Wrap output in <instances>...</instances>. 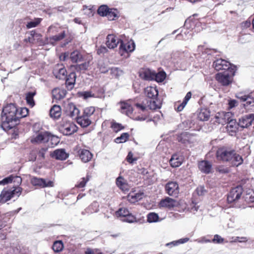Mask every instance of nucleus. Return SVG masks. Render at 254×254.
Instances as JSON below:
<instances>
[{"mask_svg":"<svg viewBox=\"0 0 254 254\" xmlns=\"http://www.w3.org/2000/svg\"><path fill=\"white\" fill-rule=\"evenodd\" d=\"M53 73L56 78L65 79L67 76V71L63 64H56L53 69Z\"/></svg>","mask_w":254,"mask_h":254,"instance_id":"9d476101","label":"nucleus"},{"mask_svg":"<svg viewBox=\"0 0 254 254\" xmlns=\"http://www.w3.org/2000/svg\"><path fill=\"white\" fill-rule=\"evenodd\" d=\"M189 241V238H184L180 239L177 241H173L170 243H168L166 244L167 246L173 245V246H177L181 244H184L187 243Z\"/></svg>","mask_w":254,"mask_h":254,"instance_id":"603ef678","label":"nucleus"},{"mask_svg":"<svg viewBox=\"0 0 254 254\" xmlns=\"http://www.w3.org/2000/svg\"><path fill=\"white\" fill-rule=\"evenodd\" d=\"M135 49V44L132 41H128L127 43H123L122 41L119 48V51L121 56H123L124 52L128 53L134 51Z\"/></svg>","mask_w":254,"mask_h":254,"instance_id":"ddd939ff","label":"nucleus"},{"mask_svg":"<svg viewBox=\"0 0 254 254\" xmlns=\"http://www.w3.org/2000/svg\"><path fill=\"white\" fill-rule=\"evenodd\" d=\"M66 84L68 86H71V88H72L73 85L74 84L76 79V75L74 72L70 73L68 76H66Z\"/></svg>","mask_w":254,"mask_h":254,"instance_id":"c9c22d12","label":"nucleus"},{"mask_svg":"<svg viewBox=\"0 0 254 254\" xmlns=\"http://www.w3.org/2000/svg\"><path fill=\"white\" fill-rule=\"evenodd\" d=\"M12 182L16 183V185H18L21 183L22 179L19 176H10L0 181V185H5Z\"/></svg>","mask_w":254,"mask_h":254,"instance_id":"bb28decb","label":"nucleus"},{"mask_svg":"<svg viewBox=\"0 0 254 254\" xmlns=\"http://www.w3.org/2000/svg\"><path fill=\"white\" fill-rule=\"evenodd\" d=\"M82 95L84 99L94 97V94L91 91H85L82 93Z\"/></svg>","mask_w":254,"mask_h":254,"instance_id":"680f3d73","label":"nucleus"},{"mask_svg":"<svg viewBox=\"0 0 254 254\" xmlns=\"http://www.w3.org/2000/svg\"><path fill=\"white\" fill-rule=\"evenodd\" d=\"M142 193H129L127 196V199L131 203L141 199L142 198Z\"/></svg>","mask_w":254,"mask_h":254,"instance_id":"e433bc0d","label":"nucleus"},{"mask_svg":"<svg viewBox=\"0 0 254 254\" xmlns=\"http://www.w3.org/2000/svg\"><path fill=\"white\" fill-rule=\"evenodd\" d=\"M227 124H228L227 126V131L229 133H231V134L232 135L233 133L236 132L238 124H237L236 121L234 119V117H232Z\"/></svg>","mask_w":254,"mask_h":254,"instance_id":"cd10ccee","label":"nucleus"},{"mask_svg":"<svg viewBox=\"0 0 254 254\" xmlns=\"http://www.w3.org/2000/svg\"><path fill=\"white\" fill-rule=\"evenodd\" d=\"M22 189L20 187L12 189H4L0 194V202L5 203L10 200L14 196H19L21 193Z\"/></svg>","mask_w":254,"mask_h":254,"instance_id":"20e7f679","label":"nucleus"},{"mask_svg":"<svg viewBox=\"0 0 254 254\" xmlns=\"http://www.w3.org/2000/svg\"><path fill=\"white\" fill-rule=\"evenodd\" d=\"M213 65L216 70H230V64L224 60L220 59L216 60L213 63Z\"/></svg>","mask_w":254,"mask_h":254,"instance_id":"a211bd4d","label":"nucleus"},{"mask_svg":"<svg viewBox=\"0 0 254 254\" xmlns=\"http://www.w3.org/2000/svg\"><path fill=\"white\" fill-rule=\"evenodd\" d=\"M210 117V112L206 109H201L197 114L198 120L201 121H207Z\"/></svg>","mask_w":254,"mask_h":254,"instance_id":"2f4dec72","label":"nucleus"},{"mask_svg":"<svg viewBox=\"0 0 254 254\" xmlns=\"http://www.w3.org/2000/svg\"><path fill=\"white\" fill-rule=\"evenodd\" d=\"M50 137L49 133L47 131H39L33 135L31 138L33 143H41L48 141Z\"/></svg>","mask_w":254,"mask_h":254,"instance_id":"1a4fd4ad","label":"nucleus"},{"mask_svg":"<svg viewBox=\"0 0 254 254\" xmlns=\"http://www.w3.org/2000/svg\"><path fill=\"white\" fill-rule=\"evenodd\" d=\"M92 153L88 150L82 149L79 152L80 158L83 162L89 161L92 158Z\"/></svg>","mask_w":254,"mask_h":254,"instance_id":"c85d7f7f","label":"nucleus"},{"mask_svg":"<svg viewBox=\"0 0 254 254\" xmlns=\"http://www.w3.org/2000/svg\"><path fill=\"white\" fill-rule=\"evenodd\" d=\"M66 93V91L64 89L56 88L52 90L53 97L56 100H61L64 98Z\"/></svg>","mask_w":254,"mask_h":254,"instance_id":"a878e982","label":"nucleus"},{"mask_svg":"<svg viewBox=\"0 0 254 254\" xmlns=\"http://www.w3.org/2000/svg\"><path fill=\"white\" fill-rule=\"evenodd\" d=\"M111 127L116 132L124 128V127L122 125L114 121L111 122Z\"/></svg>","mask_w":254,"mask_h":254,"instance_id":"8fccbe9b","label":"nucleus"},{"mask_svg":"<svg viewBox=\"0 0 254 254\" xmlns=\"http://www.w3.org/2000/svg\"><path fill=\"white\" fill-rule=\"evenodd\" d=\"M218 160L229 162L233 166H238L242 164L243 159L235 150L225 147L219 148L216 153Z\"/></svg>","mask_w":254,"mask_h":254,"instance_id":"f03ea898","label":"nucleus"},{"mask_svg":"<svg viewBox=\"0 0 254 254\" xmlns=\"http://www.w3.org/2000/svg\"><path fill=\"white\" fill-rule=\"evenodd\" d=\"M212 242L216 244H222L223 243H228V241H225V240L222 238L219 235H215L214 236V238L212 240Z\"/></svg>","mask_w":254,"mask_h":254,"instance_id":"864d4df0","label":"nucleus"},{"mask_svg":"<svg viewBox=\"0 0 254 254\" xmlns=\"http://www.w3.org/2000/svg\"><path fill=\"white\" fill-rule=\"evenodd\" d=\"M183 160V157L181 155L175 154L172 155L170 163L172 167H178L182 164Z\"/></svg>","mask_w":254,"mask_h":254,"instance_id":"b1692460","label":"nucleus"},{"mask_svg":"<svg viewBox=\"0 0 254 254\" xmlns=\"http://www.w3.org/2000/svg\"><path fill=\"white\" fill-rule=\"evenodd\" d=\"M70 59L73 63L80 62L82 59V56L78 51H74L71 53Z\"/></svg>","mask_w":254,"mask_h":254,"instance_id":"72a5a7b5","label":"nucleus"},{"mask_svg":"<svg viewBox=\"0 0 254 254\" xmlns=\"http://www.w3.org/2000/svg\"><path fill=\"white\" fill-rule=\"evenodd\" d=\"M50 116L54 119H59L61 116V108L59 105H54L50 111Z\"/></svg>","mask_w":254,"mask_h":254,"instance_id":"c756f323","label":"nucleus"},{"mask_svg":"<svg viewBox=\"0 0 254 254\" xmlns=\"http://www.w3.org/2000/svg\"><path fill=\"white\" fill-rule=\"evenodd\" d=\"M48 148H42L40 149L38 153V156L39 158L44 159L45 157V153H46Z\"/></svg>","mask_w":254,"mask_h":254,"instance_id":"13d9d810","label":"nucleus"},{"mask_svg":"<svg viewBox=\"0 0 254 254\" xmlns=\"http://www.w3.org/2000/svg\"><path fill=\"white\" fill-rule=\"evenodd\" d=\"M105 16H107L109 20H113L118 16V11L115 9H109Z\"/></svg>","mask_w":254,"mask_h":254,"instance_id":"a19ab883","label":"nucleus"},{"mask_svg":"<svg viewBox=\"0 0 254 254\" xmlns=\"http://www.w3.org/2000/svg\"><path fill=\"white\" fill-rule=\"evenodd\" d=\"M238 103L237 101L235 100H230L229 101L228 103V108L232 109L234 107L237 106Z\"/></svg>","mask_w":254,"mask_h":254,"instance_id":"052dcab7","label":"nucleus"},{"mask_svg":"<svg viewBox=\"0 0 254 254\" xmlns=\"http://www.w3.org/2000/svg\"><path fill=\"white\" fill-rule=\"evenodd\" d=\"M140 77L146 80H153L154 79V71L148 68L143 69L139 72Z\"/></svg>","mask_w":254,"mask_h":254,"instance_id":"5701e85b","label":"nucleus"},{"mask_svg":"<svg viewBox=\"0 0 254 254\" xmlns=\"http://www.w3.org/2000/svg\"><path fill=\"white\" fill-rule=\"evenodd\" d=\"M127 160L130 163H132L134 161L136 160V159L133 158V154L129 152L127 157Z\"/></svg>","mask_w":254,"mask_h":254,"instance_id":"0e129e2a","label":"nucleus"},{"mask_svg":"<svg viewBox=\"0 0 254 254\" xmlns=\"http://www.w3.org/2000/svg\"><path fill=\"white\" fill-rule=\"evenodd\" d=\"M196 191L199 195H202L205 192V190L203 187L200 186L196 189Z\"/></svg>","mask_w":254,"mask_h":254,"instance_id":"e2e57ef3","label":"nucleus"},{"mask_svg":"<svg viewBox=\"0 0 254 254\" xmlns=\"http://www.w3.org/2000/svg\"><path fill=\"white\" fill-rule=\"evenodd\" d=\"M242 191V188L241 186L232 189L228 195V201L229 203H232L239 199L241 196Z\"/></svg>","mask_w":254,"mask_h":254,"instance_id":"f8f14e48","label":"nucleus"},{"mask_svg":"<svg viewBox=\"0 0 254 254\" xmlns=\"http://www.w3.org/2000/svg\"><path fill=\"white\" fill-rule=\"evenodd\" d=\"M191 94L190 92L187 93V94H186V95L184 98L183 102L185 103V104H187L188 102L189 101V100L191 98Z\"/></svg>","mask_w":254,"mask_h":254,"instance_id":"774afa93","label":"nucleus"},{"mask_svg":"<svg viewBox=\"0 0 254 254\" xmlns=\"http://www.w3.org/2000/svg\"><path fill=\"white\" fill-rule=\"evenodd\" d=\"M28 109L26 108H22L19 111L17 109V115L18 120L20 118H24L27 116L28 114Z\"/></svg>","mask_w":254,"mask_h":254,"instance_id":"a18cd8bd","label":"nucleus"},{"mask_svg":"<svg viewBox=\"0 0 254 254\" xmlns=\"http://www.w3.org/2000/svg\"><path fill=\"white\" fill-rule=\"evenodd\" d=\"M36 94V92H29L26 95V100L28 105L31 107H33L35 105V102L33 99L34 96Z\"/></svg>","mask_w":254,"mask_h":254,"instance_id":"f704fd0d","label":"nucleus"},{"mask_svg":"<svg viewBox=\"0 0 254 254\" xmlns=\"http://www.w3.org/2000/svg\"><path fill=\"white\" fill-rule=\"evenodd\" d=\"M254 125V115L251 114L242 117L239 120L238 126L242 128L248 127Z\"/></svg>","mask_w":254,"mask_h":254,"instance_id":"dca6fc26","label":"nucleus"},{"mask_svg":"<svg viewBox=\"0 0 254 254\" xmlns=\"http://www.w3.org/2000/svg\"><path fill=\"white\" fill-rule=\"evenodd\" d=\"M236 97L242 101L245 102V103L244 104L245 108H248L249 106H254V99L250 96L239 93L236 95Z\"/></svg>","mask_w":254,"mask_h":254,"instance_id":"aec40b11","label":"nucleus"},{"mask_svg":"<svg viewBox=\"0 0 254 254\" xmlns=\"http://www.w3.org/2000/svg\"><path fill=\"white\" fill-rule=\"evenodd\" d=\"M144 94L147 97L151 99V100H150L149 104H148L147 107L140 104H136L135 106L138 108L142 111H145L147 108L151 110H155L161 107V102L157 99L158 95V91L156 87H147L144 89Z\"/></svg>","mask_w":254,"mask_h":254,"instance_id":"7ed1b4c3","label":"nucleus"},{"mask_svg":"<svg viewBox=\"0 0 254 254\" xmlns=\"http://www.w3.org/2000/svg\"><path fill=\"white\" fill-rule=\"evenodd\" d=\"M64 111L66 116L72 119H76L80 113L79 110L72 103L65 104Z\"/></svg>","mask_w":254,"mask_h":254,"instance_id":"6e6552de","label":"nucleus"},{"mask_svg":"<svg viewBox=\"0 0 254 254\" xmlns=\"http://www.w3.org/2000/svg\"><path fill=\"white\" fill-rule=\"evenodd\" d=\"M17 108L13 104L5 106L1 115V127L4 130H9L18 124Z\"/></svg>","mask_w":254,"mask_h":254,"instance_id":"f257e3e1","label":"nucleus"},{"mask_svg":"<svg viewBox=\"0 0 254 254\" xmlns=\"http://www.w3.org/2000/svg\"><path fill=\"white\" fill-rule=\"evenodd\" d=\"M31 182L33 185L37 186L42 188L53 187L54 186V183L52 181L36 177L33 178Z\"/></svg>","mask_w":254,"mask_h":254,"instance_id":"9b49d317","label":"nucleus"},{"mask_svg":"<svg viewBox=\"0 0 254 254\" xmlns=\"http://www.w3.org/2000/svg\"><path fill=\"white\" fill-rule=\"evenodd\" d=\"M165 190L169 195L176 196L179 193V185L175 182H169L165 186Z\"/></svg>","mask_w":254,"mask_h":254,"instance_id":"4468645a","label":"nucleus"},{"mask_svg":"<svg viewBox=\"0 0 254 254\" xmlns=\"http://www.w3.org/2000/svg\"><path fill=\"white\" fill-rule=\"evenodd\" d=\"M95 111V109L94 107L90 106L86 107L84 110L83 115L89 118L93 114Z\"/></svg>","mask_w":254,"mask_h":254,"instance_id":"09e8293b","label":"nucleus"},{"mask_svg":"<svg viewBox=\"0 0 254 254\" xmlns=\"http://www.w3.org/2000/svg\"><path fill=\"white\" fill-rule=\"evenodd\" d=\"M51 155L52 157L60 160H65L68 157V154L64 149H56L51 153Z\"/></svg>","mask_w":254,"mask_h":254,"instance_id":"4be33fe9","label":"nucleus"},{"mask_svg":"<svg viewBox=\"0 0 254 254\" xmlns=\"http://www.w3.org/2000/svg\"><path fill=\"white\" fill-rule=\"evenodd\" d=\"M246 241H247V240H246V238H244V237L240 238L239 237H237L235 238H232V240H231L230 242L231 243L237 242H245Z\"/></svg>","mask_w":254,"mask_h":254,"instance_id":"bf43d9fd","label":"nucleus"},{"mask_svg":"<svg viewBox=\"0 0 254 254\" xmlns=\"http://www.w3.org/2000/svg\"><path fill=\"white\" fill-rule=\"evenodd\" d=\"M76 120L77 123L82 127H86L91 123L89 118L84 115L81 117H79L78 116Z\"/></svg>","mask_w":254,"mask_h":254,"instance_id":"7c9ffc66","label":"nucleus"},{"mask_svg":"<svg viewBox=\"0 0 254 254\" xmlns=\"http://www.w3.org/2000/svg\"><path fill=\"white\" fill-rule=\"evenodd\" d=\"M178 141L184 144L192 143L195 141L194 136L187 132H184L178 136Z\"/></svg>","mask_w":254,"mask_h":254,"instance_id":"f3484780","label":"nucleus"},{"mask_svg":"<svg viewBox=\"0 0 254 254\" xmlns=\"http://www.w3.org/2000/svg\"><path fill=\"white\" fill-rule=\"evenodd\" d=\"M233 114L231 112H218L217 113L213 119L214 123L222 125H225L230 121L232 117H233Z\"/></svg>","mask_w":254,"mask_h":254,"instance_id":"0eeeda50","label":"nucleus"},{"mask_svg":"<svg viewBox=\"0 0 254 254\" xmlns=\"http://www.w3.org/2000/svg\"><path fill=\"white\" fill-rule=\"evenodd\" d=\"M108 51V50L107 48L104 46H101L97 50V53L100 55L102 54H104L105 53H107Z\"/></svg>","mask_w":254,"mask_h":254,"instance_id":"338daca9","label":"nucleus"},{"mask_svg":"<svg viewBox=\"0 0 254 254\" xmlns=\"http://www.w3.org/2000/svg\"><path fill=\"white\" fill-rule=\"evenodd\" d=\"M65 31H63L62 33L59 34L58 35L53 36L49 38V41L52 44H54V43L61 41L63 39H64L65 37Z\"/></svg>","mask_w":254,"mask_h":254,"instance_id":"4c0bfd02","label":"nucleus"},{"mask_svg":"<svg viewBox=\"0 0 254 254\" xmlns=\"http://www.w3.org/2000/svg\"><path fill=\"white\" fill-rule=\"evenodd\" d=\"M106 39V44L109 49H114L121 42L120 39L113 34L108 35Z\"/></svg>","mask_w":254,"mask_h":254,"instance_id":"6ab92c4d","label":"nucleus"},{"mask_svg":"<svg viewBox=\"0 0 254 254\" xmlns=\"http://www.w3.org/2000/svg\"><path fill=\"white\" fill-rule=\"evenodd\" d=\"M64 245L61 241H56L53 245V249L55 252L59 253L63 250Z\"/></svg>","mask_w":254,"mask_h":254,"instance_id":"ea45409f","label":"nucleus"},{"mask_svg":"<svg viewBox=\"0 0 254 254\" xmlns=\"http://www.w3.org/2000/svg\"><path fill=\"white\" fill-rule=\"evenodd\" d=\"M147 221L149 223H154L159 221V216L158 215L154 212L149 213L147 215Z\"/></svg>","mask_w":254,"mask_h":254,"instance_id":"58836bf2","label":"nucleus"},{"mask_svg":"<svg viewBox=\"0 0 254 254\" xmlns=\"http://www.w3.org/2000/svg\"><path fill=\"white\" fill-rule=\"evenodd\" d=\"M216 171L221 174H226L229 171L228 168L225 167L223 166H218L216 168Z\"/></svg>","mask_w":254,"mask_h":254,"instance_id":"4d7b16f0","label":"nucleus"},{"mask_svg":"<svg viewBox=\"0 0 254 254\" xmlns=\"http://www.w3.org/2000/svg\"><path fill=\"white\" fill-rule=\"evenodd\" d=\"M178 204L177 201L172 198L166 197L162 199L159 203L160 208H165L171 209L176 207Z\"/></svg>","mask_w":254,"mask_h":254,"instance_id":"2eb2a0df","label":"nucleus"},{"mask_svg":"<svg viewBox=\"0 0 254 254\" xmlns=\"http://www.w3.org/2000/svg\"><path fill=\"white\" fill-rule=\"evenodd\" d=\"M109 9L107 7V6L103 5L100 6L98 9V13L102 16H105L107 13L108 12Z\"/></svg>","mask_w":254,"mask_h":254,"instance_id":"de8ad7c7","label":"nucleus"},{"mask_svg":"<svg viewBox=\"0 0 254 254\" xmlns=\"http://www.w3.org/2000/svg\"><path fill=\"white\" fill-rule=\"evenodd\" d=\"M41 21V18H36L34 21L28 22L26 25V27L28 29L36 27Z\"/></svg>","mask_w":254,"mask_h":254,"instance_id":"3c124183","label":"nucleus"},{"mask_svg":"<svg viewBox=\"0 0 254 254\" xmlns=\"http://www.w3.org/2000/svg\"><path fill=\"white\" fill-rule=\"evenodd\" d=\"M154 79L158 82H161L164 81L166 78V73L164 71L159 72L156 73L154 72Z\"/></svg>","mask_w":254,"mask_h":254,"instance_id":"79ce46f5","label":"nucleus"},{"mask_svg":"<svg viewBox=\"0 0 254 254\" xmlns=\"http://www.w3.org/2000/svg\"><path fill=\"white\" fill-rule=\"evenodd\" d=\"M130 101H123L120 103L121 112L129 116L132 113L133 109L130 105Z\"/></svg>","mask_w":254,"mask_h":254,"instance_id":"412c9836","label":"nucleus"},{"mask_svg":"<svg viewBox=\"0 0 254 254\" xmlns=\"http://www.w3.org/2000/svg\"><path fill=\"white\" fill-rule=\"evenodd\" d=\"M89 66V62H86L75 66V68L77 71H81L86 70Z\"/></svg>","mask_w":254,"mask_h":254,"instance_id":"c03bdc74","label":"nucleus"},{"mask_svg":"<svg viewBox=\"0 0 254 254\" xmlns=\"http://www.w3.org/2000/svg\"><path fill=\"white\" fill-rule=\"evenodd\" d=\"M129 137V134L128 133H123L120 136L117 137L115 139V142L117 143H121L126 142Z\"/></svg>","mask_w":254,"mask_h":254,"instance_id":"37998d69","label":"nucleus"},{"mask_svg":"<svg viewBox=\"0 0 254 254\" xmlns=\"http://www.w3.org/2000/svg\"><path fill=\"white\" fill-rule=\"evenodd\" d=\"M122 220L128 223H133L136 222V218L131 214L128 213L125 218H123Z\"/></svg>","mask_w":254,"mask_h":254,"instance_id":"5fc2aeb1","label":"nucleus"},{"mask_svg":"<svg viewBox=\"0 0 254 254\" xmlns=\"http://www.w3.org/2000/svg\"><path fill=\"white\" fill-rule=\"evenodd\" d=\"M128 213H129L128 210L126 208H121L116 212L117 216L122 217L123 218H125Z\"/></svg>","mask_w":254,"mask_h":254,"instance_id":"49530a36","label":"nucleus"},{"mask_svg":"<svg viewBox=\"0 0 254 254\" xmlns=\"http://www.w3.org/2000/svg\"><path fill=\"white\" fill-rule=\"evenodd\" d=\"M99 252L98 249H96L94 250H92L90 248H88L85 251V254H97Z\"/></svg>","mask_w":254,"mask_h":254,"instance_id":"69168bd1","label":"nucleus"},{"mask_svg":"<svg viewBox=\"0 0 254 254\" xmlns=\"http://www.w3.org/2000/svg\"><path fill=\"white\" fill-rule=\"evenodd\" d=\"M76 126L72 122L63 120L60 126V131L64 135H70L77 131Z\"/></svg>","mask_w":254,"mask_h":254,"instance_id":"423d86ee","label":"nucleus"},{"mask_svg":"<svg viewBox=\"0 0 254 254\" xmlns=\"http://www.w3.org/2000/svg\"><path fill=\"white\" fill-rule=\"evenodd\" d=\"M198 168L202 172L208 174L212 169L211 163L207 161H202L198 163Z\"/></svg>","mask_w":254,"mask_h":254,"instance_id":"393cba45","label":"nucleus"},{"mask_svg":"<svg viewBox=\"0 0 254 254\" xmlns=\"http://www.w3.org/2000/svg\"><path fill=\"white\" fill-rule=\"evenodd\" d=\"M117 185L123 191L128 190L127 184L125 182L124 179L122 177H119L116 180Z\"/></svg>","mask_w":254,"mask_h":254,"instance_id":"473e14b6","label":"nucleus"},{"mask_svg":"<svg viewBox=\"0 0 254 254\" xmlns=\"http://www.w3.org/2000/svg\"><path fill=\"white\" fill-rule=\"evenodd\" d=\"M234 73H232L230 70H225L216 74V80L222 86H228L231 84L233 80Z\"/></svg>","mask_w":254,"mask_h":254,"instance_id":"39448f33","label":"nucleus"},{"mask_svg":"<svg viewBox=\"0 0 254 254\" xmlns=\"http://www.w3.org/2000/svg\"><path fill=\"white\" fill-rule=\"evenodd\" d=\"M89 178L87 176L86 178H82L81 180L76 185V187L78 188H82L85 186L86 183L89 181Z\"/></svg>","mask_w":254,"mask_h":254,"instance_id":"6e6d98bb","label":"nucleus"}]
</instances>
